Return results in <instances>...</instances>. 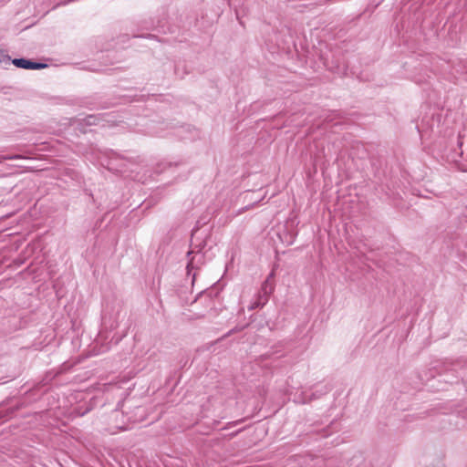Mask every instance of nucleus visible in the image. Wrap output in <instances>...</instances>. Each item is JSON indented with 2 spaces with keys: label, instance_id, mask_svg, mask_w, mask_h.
<instances>
[{
  "label": "nucleus",
  "instance_id": "f257e3e1",
  "mask_svg": "<svg viewBox=\"0 0 467 467\" xmlns=\"http://www.w3.org/2000/svg\"><path fill=\"white\" fill-rule=\"evenodd\" d=\"M210 232L207 233H200L199 227L195 226L192 232L191 238V246L192 250L187 253V255L190 256L192 254H196L195 256L190 258L187 264L188 274H191L192 269L198 268L196 261L197 255L202 252V250L207 244V239L210 238Z\"/></svg>",
  "mask_w": 467,
  "mask_h": 467
},
{
  "label": "nucleus",
  "instance_id": "f03ea898",
  "mask_svg": "<svg viewBox=\"0 0 467 467\" xmlns=\"http://www.w3.org/2000/svg\"><path fill=\"white\" fill-rule=\"evenodd\" d=\"M453 363H448L445 361H436L431 364L429 369V375L420 376L421 379H430L434 378L436 375L442 377V380L452 384L458 382V376L455 375V369L452 368Z\"/></svg>",
  "mask_w": 467,
  "mask_h": 467
},
{
  "label": "nucleus",
  "instance_id": "7ed1b4c3",
  "mask_svg": "<svg viewBox=\"0 0 467 467\" xmlns=\"http://www.w3.org/2000/svg\"><path fill=\"white\" fill-rule=\"evenodd\" d=\"M273 278L274 272H271L267 278L262 284V286L258 294L256 295L255 299L249 307L250 309L263 307L268 302L270 295L273 293L275 289Z\"/></svg>",
  "mask_w": 467,
  "mask_h": 467
},
{
  "label": "nucleus",
  "instance_id": "20e7f679",
  "mask_svg": "<svg viewBox=\"0 0 467 467\" xmlns=\"http://www.w3.org/2000/svg\"><path fill=\"white\" fill-rule=\"evenodd\" d=\"M13 65L16 67L24 69H41L47 67V65L41 62H36L26 58H15L12 60Z\"/></svg>",
  "mask_w": 467,
  "mask_h": 467
},
{
  "label": "nucleus",
  "instance_id": "39448f33",
  "mask_svg": "<svg viewBox=\"0 0 467 467\" xmlns=\"http://www.w3.org/2000/svg\"><path fill=\"white\" fill-rule=\"evenodd\" d=\"M327 392V389H325L324 391H317L313 392L311 394H308L306 391H302L298 396L295 398V401L297 403L306 404L310 402L313 400H317L320 398L322 395L326 394Z\"/></svg>",
  "mask_w": 467,
  "mask_h": 467
},
{
  "label": "nucleus",
  "instance_id": "423d86ee",
  "mask_svg": "<svg viewBox=\"0 0 467 467\" xmlns=\"http://www.w3.org/2000/svg\"><path fill=\"white\" fill-rule=\"evenodd\" d=\"M281 356L277 355V351H268L261 356H259L256 359L258 364H264L267 360H271L272 362L275 361Z\"/></svg>",
  "mask_w": 467,
  "mask_h": 467
},
{
  "label": "nucleus",
  "instance_id": "0eeeda50",
  "mask_svg": "<svg viewBox=\"0 0 467 467\" xmlns=\"http://www.w3.org/2000/svg\"><path fill=\"white\" fill-rule=\"evenodd\" d=\"M94 117L93 116H88V124H92L93 122L90 120L91 119H93Z\"/></svg>",
  "mask_w": 467,
  "mask_h": 467
},
{
  "label": "nucleus",
  "instance_id": "6e6552de",
  "mask_svg": "<svg viewBox=\"0 0 467 467\" xmlns=\"http://www.w3.org/2000/svg\"><path fill=\"white\" fill-rule=\"evenodd\" d=\"M120 339H121V337H119L116 338V340H115V344H118V343L119 342V340H120Z\"/></svg>",
  "mask_w": 467,
  "mask_h": 467
},
{
  "label": "nucleus",
  "instance_id": "1a4fd4ad",
  "mask_svg": "<svg viewBox=\"0 0 467 467\" xmlns=\"http://www.w3.org/2000/svg\"><path fill=\"white\" fill-rule=\"evenodd\" d=\"M233 332H234V330H230L224 337L230 336Z\"/></svg>",
  "mask_w": 467,
  "mask_h": 467
},
{
  "label": "nucleus",
  "instance_id": "9d476101",
  "mask_svg": "<svg viewBox=\"0 0 467 467\" xmlns=\"http://www.w3.org/2000/svg\"><path fill=\"white\" fill-rule=\"evenodd\" d=\"M202 258V255H200L198 260H197V263H199L201 261V259Z\"/></svg>",
  "mask_w": 467,
  "mask_h": 467
},
{
  "label": "nucleus",
  "instance_id": "9b49d317",
  "mask_svg": "<svg viewBox=\"0 0 467 467\" xmlns=\"http://www.w3.org/2000/svg\"><path fill=\"white\" fill-rule=\"evenodd\" d=\"M118 327V325H115V326L110 325V327H111V328H114V327Z\"/></svg>",
  "mask_w": 467,
  "mask_h": 467
},
{
  "label": "nucleus",
  "instance_id": "f8f14e48",
  "mask_svg": "<svg viewBox=\"0 0 467 467\" xmlns=\"http://www.w3.org/2000/svg\"><path fill=\"white\" fill-rule=\"evenodd\" d=\"M16 158H17V157L16 156V157H9L8 159L12 160V159H16Z\"/></svg>",
  "mask_w": 467,
  "mask_h": 467
}]
</instances>
